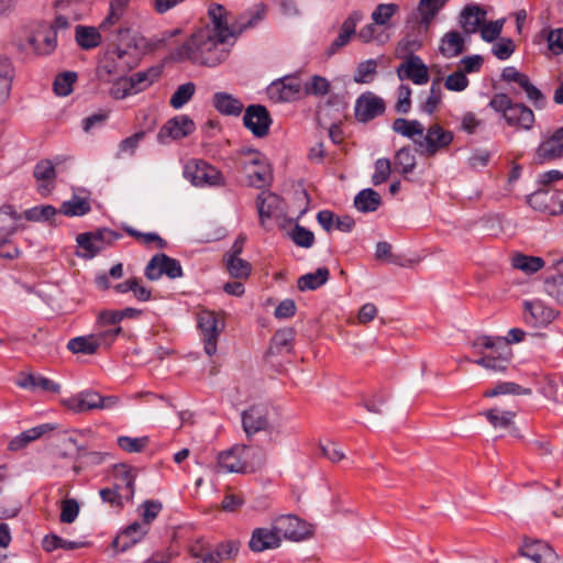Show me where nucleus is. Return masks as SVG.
<instances>
[{
    "label": "nucleus",
    "instance_id": "f257e3e1",
    "mask_svg": "<svg viewBox=\"0 0 563 563\" xmlns=\"http://www.w3.org/2000/svg\"><path fill=\"white\" fill-rule=\"evenodd\" d=\"M214 34L208 27L199 29L177 48L175 58L177 60L190 59L209 67L220 64L227 56V51L221 46L228 41H219V36Z\"/></svg>",
    "mask_w": 563,
    "mask_h": 563
},
{
    "label": "nucleus",
    "instance_id": "f03ea898",
    "mask_svg": "<svg viewBox=\"0 0 563 563\" xmlns=\"http://www.w3.org/2000/svg\"><path fill=\"white\" fill-rule=\"evenodd\" d=\"M212 26H207L214 35L219 36V41H228L230 37L240 35L247 29L254 27L264 19L265 7L257 4L254 10L241 14L230 26L228 21V11L222 4L212 3L208 10Z\"/></svg>",
    "mask_w": 563,
    "mask_h": 563
},
{
    "label": "nucleus",
    "instance_id": "7ed1b4c3",
    "mask_svg": "<svg viewBox=\"0 0 563 563\" xmlns=\"http://www.w3.org/2000/svg\"><path fill=\"white\" fill-rule=\"evenodd\" d=\"M137 62L135 54L117 47L106 54L97 69V76L100 80L110 82L113 78L126 76L137 66Z\"/></svg>",
    "mask_w": 563,
    "mask_h": 563
},
{
    "label": "nucleus",
    "instance_id": "20e7f679",
    "mask_svg": "<svg viewBox=\"0 0 563 563\" xmlns=\"http://www.w3.org/2000/svg\"><path fill=\"white\" fill-rule=\"evenodd\" d=\"M454 140L453 132L444 130L440 124H431L419 141H416L417 152L424 157H433L448 148Z\"/></svg>",
    "mask_w": 563,
    "mask_h": 563
},
{
    "label": "nucleus",
    "instance_id": "39448f33",
    "mask_svg": "<svg viewBox=\"0 0 563 563\" xmlns=\"http://www.w3.org/2000/svg\"><path fill=\"white\" fill-rule=\"evenodd\" d=\"M241 164L250 186L263 188L271 184L273 179L271 166L260 152L247 151V155L245 159L241 161Z\"/></svg>",
    "mask_w": 563,
    "mask_h": 563
},
{
    "label": "nucleus",
    "instance_id": "423d86ee",
    "mask_svg": "<svg viewBox=\"0 0 563 563\" xmlns=\"http://www.w3.org/2000/svg\"><path fill=\"white\" fill-rule=\"evenodd\" d=\"M275 532H277L280 542L284 540L300 542L312 536V529L309 523L295 515H283L273 520Z\"/></svg>",
    "mask_w": 563,
    "mask_h": 563
},
{
    "label": "nucleus",
    "instance_id": "0eeeda50",
    "mask_svg": "<svg viewBox=\"0 0 563 563\" xmlns=\"http://www.w3.org/2000/svg\"><path fill=\"white\" fill-rule=\"evenodd\" d=\"M518 555L533 563H563V559L545 541L523 537Z\"/></svg>",
    "mask_w": 563,
    "mask_h": 563
},
{
    "label": "nucleus",
    "instance_id": "6e6552de",
    "mask_svg": "<svg viewBox=\"0 0 563 563\" xmlns=\"http://www.w3.org/2000/svg\"><path fill=\"white\" fill-rule=\"evenodd\" d=\"M184 176L194 186H223L222 174L213 166L203 161L190 162L184 168Z\"/></svg>",
    "mask_w": 563,
    "mask_h": 563
},
{
    "label": "nucleus",
    "instance_id": "1a4fd4ad",
    "mask_svg": "<svg viewBox=\"0 0 563 563\" xmlns=\"http://www.w3.org/2000/svg\"><path fill=\"white\" fill-rule=\"evenodd\" d=\"M121 238V234L110 229L103 228L96 232H86L77 235V243L87 252V257H93L107 245L112 244Z\"/></svg>",
    "mask_w": 563,
    "mask_h": 563
},
{
    "label": "nucleus",
    "instance_id": "9d476101",
    "mask_svg": "<svg viewBox=\"0 0 563 563\" xmlns=\"http://www.w3.org/2000/svg\"><path fill=\"white\" fill-rule=\"evenodd\" d=\"M163 275L175 279L183 276V268L179 261L167 256L164 253L154 255L145 267V276L150 280H157Z\"/></svg>",
    "mask_w": 563,
    "mask_h": 563
},
{
    "label": "nucleus",
    "instance_id": "9b49d317",
    "mask_svg": "<svg viewBox=\"0 0 563 563\" xmlns=\"http://www.w3.org/2000/svg\"><path fill=\"white\" fill-rule=\"evenodd\" d=\"M249 453L250 448L246 445H236L220 452L218 454L216 472L249 473V463L246 461Z\"/></svg>",
    "mask_w": 563,
    "mask_h": 563
},
{
    "label": "nucleus",
    "instance_id": "f8f14e48",
    "mask_svg": "<svg viewBox=\"0 0 563 563\" xmlns=\"http://www.w3.org/2000/svg\"><path fill=\"white\" fill-rule=\"evenodd\" d=\"M198 327L203 334L205 352L212 356L217 352V340L224 328L212 311L203 310L198 314Z\"/></svg>",
    "mask_w": 563,
    "mask_h": 563
},
{
    "label": "nucleus",
    "instance_id": "ddd939ff",
    "mask_svg": "<svg viewBox=\"0 0 563 563\" xmlns=\"http://www.w3.org/2000/svg\"><path fill=\"white\" fill-rule=\"evenodd\" d=\"M243 123L256 137H264L269 132L272 118L262 104H251L244 111Z\"/></svg>",
    "mask_w": 563,
    "mask_h": 563
},
{
    "label": "nucleus",
    "instance_id": "4468645a",
    "mask_svg": "<svg viewBox=\"0 0 563 563\" xmlns=\"http://www.w3.org/2000/svg\"><path fill=\"white\" fill-rule=\"evenodd\" d=\"M196 129L195 122L186 114L169 119L159 130L157 141L166 143L168 139L180 140L190 135Z\"/></svg>",
    "mask_w": 563,
    "mask_h": 563
},
{
    "label": "nucleus",
    "instance_id": "2eb2a0df",
    "mask_svg": "<svg viewBox=\"0 0 563 563\" xmlns=\"http://www.w3.org/2000/svg\"><path fill=\"white\" fill-rule=\"evenodd\" d=\"M385 101L373 92L362 93L355 102V118L366 123L385 112Z\"/></svg>",
    "mask_w": 563,
    "mask_h": 563
},
{
    "label": "nucleus",
    "instance_id": "dca6fc26",
    "mask_svg": "<svg viewBox=\"0 0 563 563\" xmlns=\"http://www.w3.org/2000/svg\"><path fill=\"white\" fill-rule=\"evenodd\" d=\"M302 87L295 77H284L272 82L267 89L268 96L276 102H290L299 98Z\"/></svg>",
    "mask_w": 563,
    "mask_h": 563
},
{
    "label": "nucleus",
    "instance_id": "f3484780",
    "mask_svg": "<svg viewBox=\"0 0 563 563\" xmlns=\"http://www.w3.org/2000/svg\"><path fill=\"white\" fill-rule=\"evenodd\" d=\"M257 209L262 224L266 219H280L286 214L284 200L274 192H262L257 197Z\"/></svg>",
    "mask_w": 563,
    "mask_h": 563
},
{
    "label": "nucleus",
    "instance_id": "a211bd4d",
    "mask_svg": "<svg viewBox=\"0 0 563 563\" xmlns=\"http://www.w3.org/2000/svg\"><path fill=\"white\" fill-rule=\"evenodd\" d=\"M397 75L400 80L410 79L416 85H424L429 81V69L417 55L408 56L407 60L398 67Z\"/></svg>",
    "mask_w": 563,
    "mask_h": 563
},
{
    "label": "nucleus",
    "instance_id": "6ab92c4d",
    "mask_svg": "<svg viewBox=\"0 0 563 563\" xmlns=\"http://www.w3.org/2000/svg\"><path fill=\"white\" fill-rule=\"evenodd\" d=\"M525 321L532 327H544L552 322L556 312L548 308L540 300L525 301L523 303Z\"/></svg>",
    "mask_w": 563,
    "mask_h": 563
},
{
    "label": "nucleus",
    "instance_id": "aec40b11",
    "mask_svg": "<svg viewBox=\"0 0 563 563\" xmlns=\"http://www.w3.org/2000/svg\"><path fill=\"white\" fill-rule=\"evenodd\" d=\"M244 431L247 435L264 431L268 428V408L265 405H255L242 413Z\"/></svg>",
    "mask_w": 563,
    "mask_h": 563
},
{
    "label": "nucleus",
    "instance_id": "412c9836",
    "mask_svg": "<svg viewBox=\"0 0 563 563\" xmlns=\"http://www.w3.org/2000/svg\"><path fill=\"white\" fill-rule=\"evenodd\" d=\"M275 532L273 523L271 527L256 528L253 530L249 547L253 552H263L280 547L282 542Z\"/></svg>",
    "mask_w": 563,
    "mask_h": 563
},
{
    "label": "nucleus",
    "instance_id": "4be33fe9",
    "mask_svg": "<svg viewBox=\"0 0 563 563\" xmlns=\"http://www.w3.org/2000/svg\"><path fill=\"white\" fill-rule=\"evenodd\" d=\"M364 18V14L361 11H353L342 23L340 33L336 36V38L330 44V46L327 49V55L332 56L335 54L340 48L345 46L351 36L356 34V25L358 22H361Z\"/></svg>",
    "mask_w": 563,
    "mask_h": 563
},
{
    "label": "nucleus",
    "instance_id": "5701e85b",
    "mask_svg": "<svg viewBox=\"0 0 563 563\" xmlns=\"http://www.w3.org/2000/svg\"><path fill=\"white\" fill-rule=\"evenodd\" d=\"M496 347L498 349L496 358L484 356L475 360L474 363L493 373L506 372L512 357L511 349L508 346L507 342H501Z\"/></svg>",
    "mask_w": 563,
    "mask_h": 563
},
{
    "label": "nucleus",
    "instance_id": "b1692460",
    "mask_svg": "<svg viewBox=\"0 0 563 563\" xmlns=\"http://www.w3.org/2000/svg\"><path fill=\"white\" fill-rule=\"evenodd\" d=\"M99 393L92 389L82 390L62 400V404L75 413H84L98 409Z\"/></svg>",
    "mask_w": 563,
    "mask_h": 563
},
{
    "label": "nucleus",
    "instance_id": "393cba45",
    "mask_svg": "<svg viewBox=\"0 0 563 563\" xmlns=\"http://www.w3.org/2000/svg\"><path fill=\"white\" fill-rule=\"evenodd\" d=\"M486 11L477 4H467L459 15V24L465 35H471L479 31L485 21Z\"/></svg>",
    "mask_w": 563,
    "mask_h": 563
},
{
    "label": "nucleus",
    "instance_id": "a878e982",
    "mask_svg": "<svg viewBox=\"0 0 563 563\" xmlns=\"http://www.w3.org/2000/svg\"><path fill=\"white\" fill-rule=\"evenodd\" d=\"M537 155L541 162L563 156V128L558 129L548 140L539 145Z\"/></svg>",
    "mask_w": 563,
    "mask_h": 563
},
{
    "label": "nucleus",
    "instance_id": "bb28decb",
    "mask_svg": "<svg viewBox=\"0 0 563 563\" xmlns=\"http://www.w3.org/2000/svg\"><path fill=\"white\" fill-rule=\"evenodd\" d=\"M510 126L517 129L530 130L534 123L533 111L523 103H516L504 117Z\"/></svg>",
    "mask_w": 563,
    "mask_h": 563
},
{
    "label": "nucleus",
    "instance_id": "cd10ccee",
    "mask_svg": "<svg viewBox=\"0 0 563 563\" xmlns=\"http://www.w3.org/2000/svg\"><path fill=\"white\" fill-rule=\"evenodd\" d=\"M212 106L223 115L239 117L244 106L243 103L228 92H216L212 97Z\"/></svg>",
    "mask_w": 563,
    "mask_h": 563
},
{
    "label": "nucleus",
    "instance_id": "c85d7f7f",
    "mask_svg": "<svg viewBox=\"0 0 563 563\" xmlns=\"http://www.w3.org/2000/svg\"><path fill=\"white\" fill-rule=\"evenodd\" d=\"M448 0H419L418 11L420 14L419 33H427L433 19L446 4Z\"/></svg>",
    "mask_w": 563,
    "mask_h": 563
},
{
    "label": "nucleus",
    "instance_id": "c756f323",
    "mask_svg": "<svg viewBox=\"0 0 563 563\" xmlns=\"http://www.w3.org/2000/svg\"><path fill=\"white\" fill-rule=\"evenodd\" d=\"M439 51L446 58L459 56L465 51V38L460 32L450 31L442 36Z\"/></svg>",
    "mask_w": 563,
    "mask_h": 563
},
{
    "label": "nucleus",
    "instance_id": "7c9ffc66",
    "mask_svg": "<svg viewBox=\"0 0 563 563\" xmlns=\"http://www.w3.org/2000/svg\"><path fill=\"white\" fill-rule=\"evenodd\" d=\"M145 533L146 529L141 523L133 522L113 540V547L120 551H125L139 542Z\"/></svg>",
    "mask_w": 563,
    "mask_h": 563
},
{
    "label": "nucleus",
    "instance_id": "2f4dec72",
    "mask_svg": "<svg viewBox=\"0 0 563 563\" xmlns=\"http://www.w3.org/2000/svg\"><path fill=\"white\" fill-rule=\"evenodd\" d=\"M393 131L413 141H419L424 132L423 124L418 120L398 118L393 122Z\"/></svg>",
    "mask_w": 563,
    "mask_h": 563
},
{
    "label": "nucleus",
    "instance_id": "473e14b6",
    "mask_svg": "<svg viewBox=\"0 0 563 563\" xmlns=\"http://www.w3.org/2000/svg\"><path fill=\"white\" fill-rule=\"evenodd\" d=\"M101 342L99 336H77L68 341L67 349L74 354L92 355L99 349Z\"/></svg>",
    "mask_w": 563,
    "mask_h": 563
},
{
    "label": "nucleus",
    "instance_id": "72a5a7b5",
    "mask_svg": "<svg viewBox=\"0 0 563 563\" xmlns=\"http://www.w3.org/2000/svg\"><path fill=\"white\" fill-rule=\"evenodd\" d=\"M34 177L37 179V180H41L43 181L40 186H38V191L42 194V195H47L51 192V190L53 189V185H51L49 180H53L56 176V173H55V167L53 165V163L49 161V159H43V161H40L35 168H34Z\"/></svg>",
    "mask_w": 563,
    "mask_h": 563
},
{
    "label": "nucleus",
    "instance_id": "f704fd0d",
    "mask_svg": "<svg viewBox=\"0 0 563 563\" xmlns=\"http://www.w3.org/2000/svg\"><path fill=\"white\" fill-rule=\"evenodd\" d=\"M382 205L380 195L372 188L361 190L354 198V206L361 212H374Z\"/></svg>",
    "mask_w": 563,
    "mask_h": 563
},
{
    "label": "nucleus",
    "instance_id": "c9c22d12",
    "mask_svg": "<svg viewBox=\"0 0 563 563\" xmlns=\"http://www.w3.org/2000/svg\"><path fill=\"white\" fill-rule=\"evenodd\" d=\"M330 276L327 267H319L314 273H308L298 278L297 286L300 291L314 290L324 285Z\"/></svg>",
    "mask_w": 563,
    "mask_h": 563
},
{
    "label": "nucleus",
    "instance_id": "e433bc0d",
    "mask_svg": "<svg viewBox=\"0 0 563 563\" xmlns=\"http://www.w3.org/2000/svg\"><path fill=\"white\" fill-rule=\"evenodd\" d=\"M162 75L161 66H153L143 71H137L130 76L134 92H141L153 85Z\"/></svg>",
    "mask_w": 563,
    "mask_h": 563
},
{
    "label": "nucleus",
    "instance_id": "4c0bfd02",
    "mask_svg": "<svg viewBox=\"0 0 563 563\" xmlns=\"http://www.w3.org/2000/svg\"><path fill=\"white\" fill-rule=\"evenodd\" d=\"M18 385L22 388H40L43 391H49L58 394L60 391V385L46 378L42 375L27 374L23 380L18 382Z\"/></svg>",
    "mask_w": 563,
    "mask_h": 563
},
{
    "label": "nucleus",
    "instance_id": "58836bf2",
    "mask_svg": "<svg viewBox=\"0 0 563 563\" xmlns=\"http://www.w3.org/2000/svg\"><path fill=\"white\" fill-rule=\"evenodd\" d=\"M295 338V332L291 328H284L274 334L272 339V343L269 346V353L272 354H280L283 352H291L292 341Z\"/></svg>",
    "mask_w": 563,
    "mask_h": 563
},
{
    "label": "nucleus",
    "instance_id": "ea45409f",
    "mask_svg": "<svg viewBox=\"0 0 563 563\" xmlns=\"http://www.w3.org/2000/svg\"><path fill=\"white\" fill-rule=\"evenodd\" d=\"M76 42L84 49H91L97 47L101 42V36L98 30L93 26H76Z\"/></svg>",
    "mask_w": 563,
    "mask_h": 563
},
{
    "label": "nucleus",
    "instance_id": "a19ab883",
    "mask_svg": "<svg viewBox=\"0 0 563 563\" xmlns=\"http://www.w3.org/2000/svg\"><path fill=\"white\" fill-rule=\"evenodd\" d=\"M512 267L526 274H533L544 266V261L539 256H528L521 253L515 254L511 258Z\"/></svg>",
    "mask_w": 563,
    "mask_h": 563
},
{
    "label": "nucleus",
    "instance_id": "79ce46f5",
    "mask_svg": "<svg viewBox=\"0 0 563 563\" xmlns=\"http://www.w3.org/2000/svg\"><path fill=\"white\" fill-rule=\"evenodd\" d=\"M505 342L503 338L499 336H488L482 335L478 336L473 342V347L477 351L481 357L492 356L496 358L498 349L496 347L499 343Z\"/></svg>",
    "mask_w": 563,
    "mask_h": 563
},
{
    "label": "nucleus",
    "instance_id": "37998d69",
    "mask_svg": "<svg viewBox=\"0 0 563 563\" xmlns=\"http://www.w3.org/2000/svg\"><path fill=\"white\" fill-rule=\"evenodd\" d=\"M91 210L87 199L74 196L70 200L64 201L59 211L67 217H80Z\"/></svg>",
    "mask_w": 563,
    "mask_h": 563
},
{
    "label": "nucleus",
    "instance_id": "c03bdc74",
    "mask_svg": "<svg viewBox=\"0 0 563 563\" xmlns=\"http://www.w3.org/2000/svg\"><path fill=\"white\" fill-rule=\"evenodd\" d=\"M394 166L402 175H408L415 169L416 157L409 147L405 146L396 152Z\"/></svg>",
    "mask_w": 563,
    "mask_h": 563
},
{
    "label": "nucleus",
    "instance_id": "a18cd8bd",
    "mask_svg": "<svg viewBox=\"0 0 563 563\" xmlns=\"http://www.w3.org/2000/svg\"><path fill=\"white\" fill-rule=\"evenodd\" d=\"M518 395V396H529L532 394L530 388H525L519 384L512 382H503L497 384L493 389L486 390L484 393L485 397H496L499 395Z\"/></svg>",
    "mask_w": 563,
    "mask_h": 563
},
{
    "label": "nucleus",
    "instance_id": "49530a36",
    "mask_svg": "<svg viewBox=\"0 0 563 563\" xmlns=\"http://www.w3.org/2000/svg\"><path fill=\"white\" fill-rule=\"evenodd\" d=\"M481 415L485 416L487 420L494 428H508L514 423V419L516 413L509 410H500L498 408H493L487 411L482 412Z\"/></svg>",
    "mask_w": 563,
    "mask_h": 563
},
{
    "label": "nucleus",
    "instance_id": "de8ad7c7",
    "mask_svg": "<svg viewBox=\"0 0 563 563\" xmlns=\"http://www.w3.org/2000/svg\"><path fill=\"white\" fill-rule=\"evenodd\" d=\"M12 77L13 74L9 60L0 58V104L9 98Z\"/></svg>",
    "mask_w": 563,
    "mask_h": 563
},
{
    "label": "nucleus",
    "instance_id": "09e8293b",
    "mask_svg": "<svg viewBox=\"0 0 563 563\" xmlns=\"http://www.w3.org/2000/svg\"><path fill=\"white\" fill-rule=\"evenodd\" d=\"M195 91L196 86L191 81L180 85L173 93L169 104L174 109H180L192 98Z\"/></svg>",
    "mask_w": 563,
    "mask_h": 563
},
{
    "label": "nucleus",
    "instance_id": "8fccbe9b",
    "mask_svg": "<svg viewBox=\"0 0 563 563\" xmlns=\"http://www.w3.org/2000/svg\"><path fill=\"white\" fill-rule=\"evenodd\" d=\"M41 44L37 36L29 37V43L35 51V53L41 55H47L53 52L56 47V33L52 30L47 32L41 40Z\"/></svg>",
    "mask_w": 563,
    "mask_h": 563
},
{
    "label": "nucleus",
    "instance_id": "3c124183",
    "mask_svg": "<svg viewBox=\"0 0 563 563\" xmlns=\"http://www.w3.org/2000/svg\"><path fill=\"white\" fill-rule=\"evenodd\" d=\"M528 203L542 211L555 213V206H551L550 190H537L527 197Z\"/></svg>",
    "mask_w": 563,
    "mask_h": 563
},
{
    "label": "nucleus",
    "instance_id": "603ef678",
    "mask_svg": "<svg viewBox=\"0 0 563 563\" xmlns=\"http://www.w3.org/2000/svg\"><path fill=\"white\" fill-rule=\"evenodd\" d=\"M112 87L110 88V96L117 100L126 98L128 96L134 95V88L130 77L124 76L112 79Z\"/></svg>",
    "mask_w": 563,
    "mask_h": 563
},
{
    "label": "nucleus",
    "instance_id": "864d4df0",
    "mask_svg": "<svg viewBox=\"0 0 563 563\" xmlns=\"http://www.w3.org/2000/svg\"><path fill=\"white\" fill-rule=\"evenodd\" d=\"M441 79L437 78L432 81L429 97L420 107L421 111L428 114H432L437 110L438 106L441 103Z\"/></svg>",
    "mask_w": 563,
    "mask_h": 563
},
{
    "label": "nucleus",
    "instance_id": "5fc2aeb1",
    "mask_svg": "<svg viewBox=\"0 0 563 563\" xmlns=\"http://www.w3.org/2000/svg\"><path fill=\"white\" fill-rule=\"evenodd\" d=\"M77 79L74 71H65L56 76L54 80V91L56 95L66 97L73 91V85Z\"/></svg>",
    "mask_w": 563,
    "mask_h": 563
},
{
    "label": "nucleus",
    "instance_id": "6e6d98bb",
    "mask_svg": "<svg viewBox=\"0 0 563 563\" xmlns=\"http://www.w3.org/2000/svg\"><path fill=\"white\" fill-rule=\"evenodd\" d=\"M399 7L396 3H382L376 7L372 13V20L376 25L387 26L388 21L398 11Z\"/></svg>",
    "mask_w": 563,
    "mask_h": 563
},
{
    "label": "nucleus",
    "instance_id": "4d7b16f0",
    "mask_svg": "<svg viewBox=\"0 0 563 563\" xmlns=\"http://www.w3.org/2000/svg\"><path fill=\"white\" fill-rule=\"evenodd\" d=\"M42 544L43 549L47 552H52L58 548L65 550H75L84 545L82 542L67 541L56 534L44 537Z\"/></svg>",
    "mask_w": 563,
    "mask_h": 563
},
{
    "label": "nucleus",
    "instance_id": "13d9d810",
    "mask_svg": "<svg viewBox=\"0 0 563 563\" xmlns=\"http://www.w3.org/2000/svg\"><path fill=\"white\" fill-rule=\"evenodd\" d=\"M229 274L234 278H247L251 274V264L240 257L224 261Z\"/></svg>",
    "mask_w": 563,
    "mask_h": 563
},
{
    "label": "nucleus",
    "instance_id": "bf43d9fd",
    "mask_svg": "<svg viewBox=\"0 0 563 563\" xmlns=\"http://www.w3.org/2000/svg\"><path fill=\"white\" fill-rule=\"evenodd\" d=\"M306 95L324 96L329 92L330 82L327 78L314 75L302 87Z\"/></svg>",
    "mask_w": 563,
    "mask_h": 563
},
{
    "label": "nucleus",
    "instance_id": "052dcab7",
    "mask_svg": "<svg viewBox=\"0 0 563 563\" xmlns=\"http://www.w3.org/2000/svg\"><path fill=\"white\" fill-rule=\"evenodd\" d=\"M289 236L294 241V243L300 247L309 249L314 243V234L312 231L306 229L302 225L296 224Z\"/></svg>",
    "mask_w": 563,
    "mask_h": 563
},
{
    "label": "nucleus",
    "instance_id": "680f3d73",
    "mask_svg": "<svg viewBox=\"0 0 563 563\" xmlns=\"http://www.w3.org/2000/svg\"><path fill=\"white\" fill-rule=\"evenodd\" d=\"M56 209L51 205H44L27 209L24 212V218L29 221L40 222L48 221L56 214Z\"/></svg>",
    "mask_w": 563,
    "mask_h": 563
},
{
    "label": "nucleus",
    "instance_id": "e2e57ef3",
    "mask_svg": "<svg viewBox=\"0 0 563 563\" xmlns=\"http://www.w3.org/2000/svg\"><path fill=\"white\" fill-rule=\"evenodd\" d=\"M544 290L558 302L563 303V274L547 277L544 280Z\"/></svg>",
    "mask_w": 563,
    "mask_h": 563
},
{
    "label": "nucleus",
    "instance_id": "0e129e2a",
    "mask_svg": "<svg viewBox=\"0 0 563 563\" xmlns=\"http://www.w3.org/2000/svg\"><path fill=\"white\" fill-rule=\"evenodd\" d=\"M148 443L147 437L142 438H130V437H119L118 445L129 453H137L142 452Z\"/></svg>",
    "mask_w": 563,
    "mask_h": 563
},
{
    "label": "nucleus",
    "instance_id": "69168bd1",
    "mask_svg": "<svg viewBox=\"0 0 563 563\" xmlns=\"http://www.w3.org/2000/svg\"><path fill=\"white\" fill-rule=\"evenodd\" d=\"M377 63L374 59L362 62L355 71L354 80L360 84L369 82L376 74Z\"/></svg>",
    "mask_w": 563,
    "mask_h": 563
},
{
    "label": "nucleus",
    "instance_id": "338daca9",
    "mask_svg": "<svg viewBox=\"0 0 563 563\" xmlns=\"http://www.w3.org/2000/svg\"><path fill=\"white\" fill-rule=\"evenodd\" d=\"M391 172V164L388 158H378L375 162V172L372 176V183L374 186H378L385 183Z\"/></svg>",
    "mask_w": 563,
    "mask_h": 563
},
{
    "label": "nucleus",
    "instance_id": "774afa93",
    "mask_svg": "<svg viewBox=\"0 0 563 563\" xmlns=\"http://www.w3.org/2000/svg\"><path fill=\"white\" fill-rule=\"evenodd\" d=\"M79 514V504L76 499L68 498L62 501V511L59 519L63 523H71Z\"/></svg>",
    "mask_w": 563,
    "mask_h": 563
}]
</instances>
